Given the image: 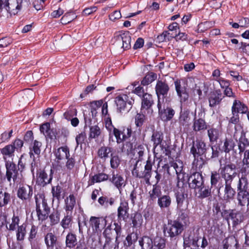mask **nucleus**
Wrapping results in <instances>:
<instances>
[{"instance_id": "f257e3e1", "label": "nucleus", "mask_w": 249, "mask_h": 249, "mask_svg": "<svg viewBox=\"0 0 249 249\" xmlns=\"http://www.w3.org/2000/svg\"><path fill=\"white\" fill-rule=\"evenodd\" d=\"M248 182L246 177L242 176L237 184V205L242 210H245L249 205V192Z\"/></svg>"}, {"instance_id": "f03ea898", "label": "nucleus", "mask_w": 249, "mask_h": 249, "mask_svg": "<svg viewBox=\"0 0 249 249\" xmlns=\"http://www.w3.org/2000/svg\"><path fill=\"white\" fill-rule=\"evenodd\" d=\"M36 211L38 220L44 221L48 217L50 208L48 206L47 201L43 195L38 194L35 197Z\"/></svg>"}, {"instance_id": "7ed1b4c3", "label": "nucleus", "mask_w": 249, "mask_h": 249, "mask_svg": "<svg viewBox=\"0 0 249 249\" xmlns=\"http://www.w3.org/2000/svg\"><path fill=\"white\" fill-rule=\"evenodd\" d=\"M134 100L126 94H122L115 98L117 111L121 113L128 112L132 107Z\"/></svg>"}, {"instance_id": "20e7f679", "label": "nucleus", "mask_w": 249, "mask_h": 249, "mask_svg": "<svg viewBox=\"0 0 249 249\" xmlns=\"http://www.w3.org/2000/svg\"><path fill=\"white\" fill-rule=\"evenodd\" d=\"M54 155L55 159L53 163V167L56 170H60L64 167V160L70 156L69 149L66 146L60 147L55 151Z\"/></svg>"}, {"instance_id": "39448f33", "label": "nucleus", "mask_w": 249, "mask_h": 249, "mask_svg": "<svg viewBox=\"0 0 249 249\" xmlns=\"http://www.w3.org/2000/svg\"><path fill=\"white\" fill-rule=\"evenodd\" d=\"M174 84L177 95L180 98V102L182 103L187 101L189 99V95L186 80L184 79H177L174 82Z\"/></svg>"}, {"instance_id": "423d86ee", "label": "nucleus", "mask_w": 249, "mask_h": 249, "mask_svg": "<svg viewBox=\"0 0 249 249\" xmlns=\"http://www.w3.org/2000/svg\"><path fill=\"white\" fill-rule=\"evenodd\" d=\"M184 229L183 224L178 220L169 221L164 228V232H167L171 238L174 237L181 233Z\"/></svg>"}, {"instance_id": "0eeeda50", "label": "nucleus", "mask_w": 249, "mask_h": 249, "mask_svg": "<svg viewBox=\"0 0 249 249\" xmlns=\"http://www.w3.org/2000/svg\"><path fill=\"white\" fill-rule=\"evenodd\" d=\"M89 222L93 232L99 235L101 234L102 231L107 225L108 220L107 217L91 216L89 219Z\"/></svg>"}, {"instance_id": "6e6552de", "label": "nucleus", "mask_w": 249, "mask_h": 249, "mask_svg": "<svg viewBox=\"0 0 249 249\" xmlns=\"http://www.w3.org/2000/svg\"><path fill=\"white\" fill-rule=\"evenodd\" d=\"M236 166L233 164H229L219 169L220 174L224 179L225 184H231L237 173L235 171Z\"/></svg>"}, {"instance_id": "1a4fd4ad", "label": "nucleus", "mask_w": 249, "mask_h": 249, "mask_svg": "<svg viewBox=\"0 0 249 249\" xmlns=\"http://www.w3.org/2000/svg\"><path fill=\"white\" fill-rule=\"evenodd\" d=\"M114 45L117 48L127 50L130 48L131 36L129 32H125L115 37Z\"/></svg>"}, {"instance_id": "9d476101", "label": "nucleus", "mask_w": 249, "mask_h": 249, "mask_svg": "<svg viewBox=\"0 0 249 249\" xmlns=\"http://www.w3.org/2000/svg\"><path fill=\"white\" fill-rule=\"evenodd\" d=\"M5 166L6 168V176L8 182H10L12 179L14 182L20 183L22 181L21 179L18 178V170L13 162L6 163Z\"/></svg>"}, {"instance_id": "9b49d317", "label": "nucleus", "mask_w": 249, "mask_h": 249, "mask_svg": "<svg viewBox=\"0 0 249 249\" xmlns=\"http://www.w3.org/2000/svg\"><path fill=\"white\" fill-rule=\"evenodd\" d=\"M198 239L197 231H195L194 230L188 231L184 234L183 238L185 249H186L187 247H190L191 245L198 247L199 246L197 245Z\"/></svg>"}, {"instance_id": "f8f14e48", "label": "nucleus", "mask_w": 249, "mask_h": 249, "mask_svg": "<svg viewBox=\"0 0 249 249\" xmlns=\"http://www.w3.org/2000/svg\"><path fill=\"white\" fill-rule=\"evenodd\" d=\"M188 182L189 187L196 190L204 184L203 178L201 173L199 172L192 174L188 178Z\"/></svg>"}, {"instance_id": "ddd939ff", "label": "nucleus", "mask_w": 249, "mask_h": 249, "mask_svg": "<svg viewBox=\"0 0 249 249\" xmlns=\"http://www.w3.org/2000/svg\"><path fill=\"white\" fill-rule=\"evenodd\" d=\"M207 150L206 144L202 140H196L193 142V144L191 148V153L194 158L198 157L203 155Z\"/></svg>"}, {"instance_id": "4468645a", "label": "nucleus", "mask_w": 249, "mask_h": 249, "mask_svg": "<svg viewBox=\"0 0 249 249\" xmlns=\"http://www.w3.org/2000/svg\"><path fill=\"white\" fill-rule=\"evenodd\" d=\"M15 151V147L13 144H8L0 149V153L5 163L13 162Z\"/></svg>"}, {"instance_id": "2eb2a0df", "label": "nucleus", "mask_w": 249, "mask_h": 249, "mask_svg": "<svg viewBox=\"0 0 249 249\" xmlns=\"http://www.w3.org/2000/svg\"><path fill=\"white\" fill-rule=\"evenodd\" d=\"M155 91L158 98H160V95L166 97L169 91V87L165 80H158L155 86Z\"/></svg>"}, {"instance_id": "dca6fc26", "label": "nucleus", "mask_w": 249, "mask_h": 249, "mask_svg": "<svg viewBox=\"0 0 249 249\" xmlns=\"http://www.w3.org/2000/svg\"><path fill=\"white\" fill-rule=\"evenodd\" d=\"M18 196L22 200H28L33 195L32 187L24 184L20 186L18 191Z\"/></svg>"}, {"instance_id": "f3484780", "label": "nucleus", "mask_w": 249, "mask_h": 249, "mask_svg": "<svg viewBox=\"0 0 249 249\" xmlns=\"http://www.w3.org/2000/svg\"><path fill=\"white\" fill-rule=\"evenodd\" d=\"M36 176L37 182L40 185L44 186L51 182L53 178V171L50 170V174L48 176L44 170L40 169L37 171Z\"/></svg>"}, {"instance_id": "a211bd4d", "label": "nucleus", "mask_w": 249, "mask_h": 249, "mask_svg": "<svg viewBox=\"0 0 249 249\" xmlns=\"http://www.w3.org/2000/svg\"><path fill=\"white\" fill-rule=\"evenodd\" d=\"M154 104V101L152 95L146 93L142 97L141 110L143 111L146 110L148 113L152 114L153 110L151 107Z\"/></svg>"}, {"instance_id": "6ab92c4d", "label": "nucleus", "mask_w": 249, "mask_h": 249, "mask_svg": "<svg viewBox=\"0 0 249 249\" xmlns=\"http://www.w3.org/2000/svg\"><path fill=\"white\" fill-rule=\"evenodd\" d=\"M7 12L16 15L20 11L23 6V0H9Z\"/></svg>"}, {"instance_id": "aec40b11", "label": "nucleus", "mask_w": 249, "mask_h": 249, "mask_svg": "<svg viewBox=\"0 0 249 249\" xmlns=\"http://www.w3.org/2000/svg\"><path fill=\"white\" fill-rule=\"evenodd\" d=\"M190 120V111L188 109L182 110L181 107V110L178 118L179 127L181 128L182 127L188 126Z\"/></svg>"}, {"instance_id": "412c9836", "label": "nucleus", "mask_w": 249, "mask_h": 249, "mask_svg": "<svg viewBox=\"0 0 249 249\" xmlns=\"http://www.w3.org/2000/svg\"><path fill=\"white\" fill-rule=\"evenodd\" d=\"M139 169V167H138L136 164L132 172L133 176L136 178H143L147 184H150V178L151 177V172L145 170V169H144L143 172H142V171H140Z\"/></svg>"}, {"instance_id": "4be33fe9", "label": "nucleus", "mask_w": 249, "mask_h": 249, "mask_svg": "<svg viewBox=\"0 0 249 249\" xmlns=\"http://www.w3.org/2000/svg\"><path fill=\"white\" fill-rule=\"evenodd\" d=\"M128 204L126 201H123L120 203L118 208V217L120 219L125 220L128 217Z\"/></svg>"}, {"instance_id": "5701e85b", "label": "nucleus", "mask_w": 249, "mask_h": 249, "mask_svg": "<svg viewBox=\"0 0 249 249\" xmlns=\"http://www.w3.org/2000/svg\"><path fill=\"white\" fill-rule=\"evenodd\" d=\"M222 100V93L219 90L211 93L209 98V106L211 107H214L220 104Z\"/></svg>"}, {"instance_id": "b1692460", "label": "nucleus", "mask_w": 249, "mask_h": 249, "mask_svg": "<svg viewBox=\"0 0 249 249\" xmlns=\"http://www.w3.org/2000/svg\"><path fill=\"white\" fill-rule=\"evenodd\" d=\"M235 191L231 187V184H225L224 193L222 199L226 202H230L234 198Z\"/></svg>"}, {"instance_id": "393cba45", "label": "nucleus", "mask_w": 249, "mask_h": 249, "mask_svg": "<svg viewBox=\"0 0 249 249\" xmlns=\"http://www.w3.org/2000/svg\"><path fill=\"white\" fill-rule=\"evenodd\" d=\"M76 204V199L73 194L70 195L65 199L64 209L66 213H71Z\"/></svg>"}, {"instance_id": "a878e982", "label": "nucleus", "mask_w": 249, "mask_h": 249, "mask_svg": "<svg viewBox=\"0 0 249 249\" xmlns=\"http://www.w3.org/2000/svg\"><path fill=\"white\" fill-rule=\"evenodd\" d=\"M175 112L174 110L171 107H167L162 109L159 112V116L161 119L164 122H168L170 121L175 115Z\"/></svg>"}, {"instance_id": "bb28decb", "label": "nucleus", "mask_w": 249, "mask_h": 249, "mask_svg": "<svg viewBox=\"0 0 249 249\" xmlns=\"http://www.w3.org/2000/svg\"><path fill=\"white\" fill-rule=\"evenodd\" d=\"M235 143L231 138H226L221 142V150L226 153H229L230 151L233 149Z\"/></svg>"}, {"instance_id": "cd10ccee", "label": "nucleus", "mask_w": 249, "mask_h": 249, "mask_svg": "<svg viewBox=\"0 0 249 249\" xmlns=\"http://www.w3.org/2000/svg\"><path fill=\"white\" fill-rule=\"evenodd\" d=\"M248 110L247 107L239 100H234L231 107V112L237 114L245 113Z\"/></svg>"}, {"instance_id": "c85d7f7f", "label": "nucleus", "mask_w": 249, "mask_h": 249, "mask_svg": "<svg viewBox=\"0 0 249 249\" xmlns=\"http://www.w3.org/2000/svg\"><path fill=\"white\" fill-rule=\"evenodd\" d=\"M171 166L173 167L176 171V173L177 175V179L178 180L177 185L178 186H179L180 180H181L184 177V175L183 174V163L180 161L174 162L172 163Z\"/></svg>"}, {"instance_id": "c756f323", "label": "nucleus", "mask_w": 249, "mask_h": 249, "mask_svg": "<svg viewBox=\"0 0 249 249\" xmlns=\"http://www.w3.org/2000/svg\"><path fill=\"white\" fill-rule=\"evenodd\" d=\"M223 249H232L233 248L237 249L238 241L234 236H230L223 241Z\"/></svg>"}, {"instance_id": "7c9ffc66", "label": "nucleus", "mask_w": 249, "mask_h": 249, "mask_svg": "<svg viewBox=\"0 0 249 249\" xmlns=\"http://www.w3.org/2000/svg\"><path fill=\"white\" fill-rule=\"evenodd\" d=\"M110 180L115 185L118 189L122 188V186H125V181L122 176L118 173L113 172L112 173V177Z\"/></svg>"}, {"instance_id": "2f4dec72", "label": "nucleus", "mask_w": 249, "mask_h": 249, "mask_svg": "<svg viewBox=\"0 0 249 249\" xmlns=\"http://www.w3.org/2000/svg\"><path fill=\"white\" fill-rule=\"evenodd\" d=\"M65 243L67 247L70 249L74 248L77 244L76 235L71 232H69L66 237Z\"/></svg>"}, {"instance_id": "473e14b6", "label": "nucleus", "mask_w": 249, "mask_h": 249, "mask_svg": "<svg viewBox=\"0 0 249 249\" xmlns=\"http://www.w3.org/2000/svg\"><path fill=\"white\" fill-rule=\"evenodd\" d=\"M229 218L232 220L233 226H236L243 220L242 214L235 210H232L229 214Z\"/></svg>"}, {"instance_id": "72a5a7b5", "label": "nucleus", "mask_w": 249, "mask_h": 249, "mask_svg": "<svg viewBox=\"0 0 249 249\" xmlns=\"http://www.w3.org/2000/svg\"><path fill=\"white\" fill-rule=\"evenodd\" d=\"M171 204V198L169 195H163L160 196L158 199V204L161 208H167L170 207Z\"/></svg>"}, {"instance_id": "f704fd0d", "label": "nucleus", "mask_w": 249, "mask_h": 249, "mask_svg": "<svg viewBox=\"0 0 249 249\" xmlns=\"http://www.w3.org/2000/svg\"><path fill=\"white\" fill-rule=\"evenodd\" d=\"M207 133L211 142H216L221 134V132L219 129L215 128L209 129Z\"/></svg>"}, {"instance_id": "c9c22d12", "label": "nucleus", "mask_w": 249, "mask_h": 249, "mask_svg": "<svg viewBox=\"0 0 249 249\" xmlns=\"http://www.w3.org/2000/svg\"><path fill=\"white\" fill-rule=\"evenodd\" d=\"M196 195L200 198H204L208 197L211 195V190L208 186H204V184L200 188H197Z\"/></svg>"}, {"instance_id": "e433bc0d", "label": "nucleus", "mask_w": 249, "mask_h": 249, "mask_svg": "<svg viewBox=\"0 0 249 249\" xmlns=\"http://www.w3.org/2000/svg\"><path fill=\"white\" fill-rule=\"evenodd\" d=\"M72 224V216L71 213H66V214L60 222V225L64 229L70 228Z\"/></svg>"}, {"instance_id": "4c0bfd02", "label": "nucleus", "mask_w": 249, "mask_h": 249, "mask_svg": "<svg viewBox=\"0 0 249 249\" xmlns=\"http://www.w3.org/2000/svg\"><path fill=\"white\" fill-rule=\"evenodd\" d=\"M207 126L205 120L201 118L195 120L193 125V129L195 131L205 130L207 129Z\"/></svg>"}, {"instance_id": "58836bf2", "label": "nucleus", "mask_w": 249, "mask_h": 249, "mask_svg": "<svg viewBox=\"0 0 249 249\" xmlns=\"http://www.w3.org/2000/svg\"><path fill=\"white\" fill-rule=\"evenodd\" d=\"M56 241L57 237L52 232L48 233L45 236V243L48 248H53Z\"/></svg>"}, {"instance_id": "ea45409f", "label": "nucleus", "mask_w": 249, "mask_h": 249, "mask_svg": "<svg viewBox=\"0 0 249 249\" xmlns=\"http://www.w3.org/2000/svg\"><path fill=\"white\" fill-rule=\"evenodd\" d=\"M108 176L104 173H99L94 175L89 182V185H93L95 183H98L107 180Z\"/></svg>"}, {"instance_id": "a19ab883", "label": "nucleus", "mask_w": 249, "mask_h": 249, "mask_svg": "<svg viewBox=\"0 0 249 249\" xmlns=\"http://www.w3.org/2000/svg\"><path fill=\"white\" fill-rule=\"evenodd\" d=\"M142 249H151L153 246L152 239L148 236H143L139 241Z\"/></svg>"}, {"instance_id": "79ce46f5", "label": "nucleus", "mask_w": 249, "mask_h": 249, "mask_svg": "<svg viewBox=\"0 0 249 249\" xmlns=\"http://www.w3.org/2000/svg\"><path fill=\"white\" fill-rule=\"evenodd\" d=\"M119 242L117 240V237L116 240H112L110 238H107L104 246L103 249H118Z\"/></svg>"}, {"instance_id": "37998d69", "label": "nucleus", "mask_w": 249, "mask_h": 249, "mask_svg": "<svg viewBox=\"0 0 249 249\" xmlns=\"http://www.w3.org/2000/svg\"><path fill=\"white\" fill-rule=\"evenodd\" d=\"M114 199L112 197H108L102 196L99 198L98 202L102 206L107 208L109 206H112L114 203Z\"/></svg>"}, {"instance_id": "c03bdc74", "label": "nucleus", "mask_w": 249, "mask_h": 249, "mask_svg": "<svg viewBox=\"0 0 249 249\" xmlns=\"http://www.w3.org/2000/svg\"><path fill=\"white\" fill-rule=\"evenodd\" d=\"M205 164L204 159L200 157L194 158L193 162V167L195 169L197 172H201V169Z\"/></svg>"}, {"instance_id": "a18cd8bd", "label": "nucleus", "mask_w": 249, "mask_h": 249, "mask_svg": "<svg viewBox=\"0 0 249 249\" xmlns=\"http://www.w3.org/2000/svg\"><path fill=\"white\" fill-rule=\"evenodd\" d=\"M26 225L23 223L21 225L18 226L17 230L16 231V237L18 241H22L24 240L26 235Z\"/></svg>"}, {"instance_id": "49530a36", "label": "nucleus", "mask_w": 249, "mask_h": 249, "mask_svg": "<svg viewBox=\"0 0 249 249\" xmlns=\"http://www.w3.org/2000/svg\"><path fill=\"white\" fill-rule=\"evenodd\" d=\"M161 192L159 187L153 185L152 190L149 192L150 199L154 201L161 196Z\"/></svg>"}, {"instance_id": "de8ad7c7", "label": "nucleus", "mask_w": 249, "mask_h": 249, "mask_svg": "<svg viewBox=\"0 0 249 249\" xmlns=\"http://www.w3.org/2000/svg\"><path fill=\"white\" fill-rule=\"evenodd\" d=\"M11 196L8 193L0 190V207L6 205L10 200Z\"/></svg>"}, {"instance_id": "09e8293b", "label": "nucleus", "mask_w": 249, "mask_h": 249, "mask_svg": "<svg viewBox=\"0 0 249 249\" xmlns=\"http://www.w3.org/2000/svg\"><path fill=\"white\" fill-rule=\"evenodd\" d=\"M154 249H164L166 246L165 240L160 237L157 236L153 242Z\"/></svg>"}, {"instance_id": "8fccbe9b", "label": "nucleus", "mask_w": 249, "mask_h": 249, "mask_svg": "<svg viewBox=\"0 0 249 249\" xmlns=\"http://www.w3.org/2000/svg\"><path fill=\"white\" fill-rule=\"evenodd\" d=\"M42 145L41 142L35 140L32 146L30 148V155L32 157L34 155L33 152L36 155H39L40 153V147Z\"/></svg>"}, {"instance_id": "3c124183", "label": "nucleus", "mask_w": 249, "mask_h": 249, "mask_svg": "<svg viewBox=\"0 0 249 249\" xmlns=\"http://www.w3.org/2000/svg\"><path fill=\"white\" fill-rule=\"evenodd\" d=\"M137 239L138 235L136 233H131L126 236L124 245L127 246L126 247H133L131 245L137 241Z\"/></svg>"}, {"instance_id": "603ef678", "label": "nucleus", "mask_w": 249, "mask_h": 249, "mask_svg": "<svg viewBox=\"0 0 249 249\" xmlns=\"http://www.w3.org/2000/svg\"><path fill=\"white\" fill-rule=\"evenodd\" d=\"M111 152V148L106 146H102L99 149L98 154L100 158L106 159L109 157V154Z\"/></svg>"}, {"instance_id": "864d4df0", "label": "nucleus", "mask_w": 249, "mask_h": 249, "mask_svg": "<svg viewBox=\"0 0 249 249\" xmlns=\"http://www.w3.org/2000/svg\"><path fill=\"white\" fill-rule=\"evenodd\" d=\"M157 78V74L156 73L150 72L147 74L142 79L141 84L144 86L147 85Z\"/></svg>"}, {"instance_id": "5fc2aeb1", "label": "nucleus", "mask_w": 249, "mask_h": 249, "mask_svg": "<svg viewBox=\"0 0 249 249\" xmlns=\"http://www.w3.org/2000/svg\"><path fill=\"white\" fill-rule=\"evenodd\" d=\"M101 134V130L99 127L96 125L90 127L89 137L92 139L97 138Z\"/></svg>"}, {"instance_id": "6e6d98bb", "label": "nucleus", "mask_w": 249, "mask_h": 249, "mask_svg": "<svg viewBox=\"0 0 249 249\" xmlns=\"http://www.w3.org/2000/svg\"><path fill=\"white\" fill-rule=\"evenodd\" d=\"M222 180L219 173L216 172H213L211 176V183L212 186H216V185Z\"/></svg>"}, {"instance_id": "4d7b16f0", "label": "nucleus", "mask_w": 249, "mask_h": 249, "mask_svg": "<svg viewBox=\"0 0 249 249\" xmlns=\"http://www.w3.org/2000/svg\"><path fill=\"white\" fill-rule=\"evenodd\" d=\"M60 214L58 211L52 213L49 216L51 221V225H54L59 223L60 221Z\"/></svg>"}, {"instance_id": "13d9d810", "label": "nucleus", "mask_w": 249, "mask_h": 249, "mask_svg": "<svg viewBox=\"0 0 249 249\" xmlns=\"http://www.w3.org/2000/svg\"><path fill=\"white\" fill-rule=\"evenodd\" d=\"M62 192V188L57 185L56 186H53L52 188V193L53 197L59 200L61 196V193Z\"/></svg>"}, {"instance_id": "bf43d9fd", "label": "nucleus", "mask_w": 249, "mask_h": 249, "mask_svg": "<svg viewBox=\"0 0 249 249\" xmlns=\"http://www.w3.org/2000/svg\"><path fill=\"white\" fill-rule=\"evenodd\" d=\"M142 222L143 219L142 215L140 213H137L134 215L132 219L133 226L135 228L139 227L141 226Z\"/></svg>"}, {"instance_id": "052dcab7", "label": "nucleus", "mask_w": 249, "mask_h": 249, "mask_svg": "<svg viewBox=\"0 0 249 249\" xmlns=\"http://www.w3.org/2000/svg\"><path fill=\"white\" fill-rule=\"evenodd\" d=\"M19 221L18 216L14 215L12 218L11 223L9 225L8 230L13 231L16 230L19 226Z\"/></svg>"}, {"instance_id": "680f3d73", "label": "nucleus", "mask_w": 249, "mask_h": 249, "mask_svg": "<svg viewBox=\"0 0 249 249\" xmlns=\"http://www.w3.org/2000/svg\"><path fill=\"white\" fill-rule=\"evenodd\" d=\"M112 132L116 139L117 143H121L124 140L123 137L124 132H122L115 127L112 130Z\"/></svg>"}, {"instance_id": "e2e57ef3", "label": "nucleus", "mask_w": 249, "mask_h": 249, "mask_svg": "<svg viewBox=\"0 0 249 249\" xmlns=\"http://www.w3.org/2000/svg\"><path fill=\"white\" fill-rule=\"evenodd\" d=\"M75 164V160L73 157L67 158V161L65 164V168L67 171H70L73 169Z\"/></svg>"}, {"instance_id": "0e129e2a", "label": "nucleus", "mask_w": 249, "mask_h": 249, "mask_svg": "<svg viewBox=\"0 0 249 249\" xmlns=\"http://www.w3.org/2000/svg\"><path fill=\"white\" fill-rule=\"evenodd\" d=\"M152 140L154 142L155 146L160 144L162 140V135L159 132H155L153 134Z\"/></svg>"}, {"instance_id": "69168bd1", "label": "nucleus", "mask_w": 249, "mask_h": 249, "mask_svg": "<svg viewBox=\"0 0 249 249\" xmlns=\"http://www.w3.org/2000/svg\"><path fill=\"white\" fill-rule=\"evenodd\" d=\"M110 165L112 168H116L120 164V160L119 157L117 155L111 154Z\"/></svg>"}, {"instance_id": "338daca9", "label": "nucleus", "mask_w": 249, "mask_h": 249, "mask_svg": "<svg viewBox=\"0 0 249 249\" xmlns=\"http://www.w3.org/2000/svg\"><path fill=\"white\" fill-rule=\"evenodd\" d=\"M76 114L77 110L75 108H72L65 112L63 116L66 120H70L74 116H76Z\"/></svg>"}, {"instance_id": "774afa93", "label": "nucleus", "mask_w": 249, "mask_h": 249, "mask_svg": "<svg viewBox=\"0 0 249 249\" xmlns=\"http://www.w3.org/2000/svg\"><path fill=\"white\" fill-rule=\"evenodd\" d=\"M144 121V115H143L142 114H140V113H138L136 115V116L135 117V123L137 127H141L143 124Z\"/></svg>"}]
</instances>
